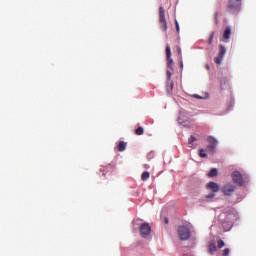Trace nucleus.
I'll return each instance as SVG.
<instances>
[{"label": "nucleus", "mask_w": 256, "mask_h": 256, "mask_svg": "<svg viewBox=\"0 0 256 256\" xmlns=\"http://www.w3.org/2000/svg\"><path fill=\"white\" fill-rule=\"evenodd\" d=\"M227 11L230 13H238V11H241V0H229Z\"/></svg>", "instance_id": "nucleus-1"}, {"label": "nucleus", "mask_w": 256, "mask_h": 256, "mask_svg": "<svg viewBox=\"0 0 256 256\" xmlns=\"http://www.w3.org/2000/svg\"><path fill=\"white\" fill-rule=\"evenodd\" d=\"M159 25L162 31H167V19L165 18V8L163 6L159 8Z\"/></svg>", "instance_id": "nucleus-2"}, {"label": "nucleus", "mask_w": 256, "mask_h": 256, "mask_svg": "<svg viewBox=\"0 0 256 256\" xmlns=\"http://www.w3.org/2000/svg\"><path fill=\"white\" fill-rule=\"evenodd\" d=\"M178 237L181 241H187L191 237V231L187 226H180L178 228Z\"/></svg>", "instance_id": "nucleus-3"}, {"label": "nucleus", "mask_w": 256, "mask_h": 256, "mask_svg": "<svg viewBox=\"0 0 256 256\" xmlns=\"http://www.w3.org/2000/svg\"><path fill=\"white\" fill-rule=\"evenodd\" d=\"M235 189H237V187L231 183H227L225 184L222 188H221V192L226 196V197H231V195H233V193H235Z\"/></svg>", "instance_id": "nucleus-4"}, {"label": "nucleus", "mask_w": 256, "mask_h": 256, "mask_svg": "<svg viewBox=\"0 0 256 256\" xmlns=\"http://www.w3.org/2000/svg\"><path fill=\"white\" fill-rule=\"evenodd\" d=\"M139 231H140L141 237L146 239V237H149L151 235V225H149V223L145 222L140 225Z\"/></svg>", "instance_id": "nucleus-5"}, {"label": "nucleus", "mask_w": 256, "mask_h": 256, "mask_svg": "<svg viewBox=\"0 0 256 256\" xmlns=\"http://www.w3.org/2000/svg\"><path fill=\"white\" fill-rule=\"evenodd\" d=\"M232 181H234L236 185H240V187L245 185V182L243 181V175L239 171H234L232 173Z\"/></svg>", "instance_id": "nucleus-6"}, {"label": "nucleus", "mask_w": 256, "mask_h": 256, "mask_svg": "<svg viewBox=\"0 0 256 256\" xmlns=\"http://www.w3.org/2000/svg\"><path fill=\"white\" fill-rule=\"evenodd\" d=\"M167 70L174 71L173 58H171V46H166Z\"/></svg>", "instance_id": "nucleus-7"}, {"label": "nucleus", "mask_w": 256, "mask_h": 256, "mask_svg": "<svg viewBox=\"0 0 256 256\" xmlns=\"http://www.w3.org/2000/svg\"><path fill=\"white\" fill-rule=\"evenodd\" d=\"M173 71L174 70H167L166 71V77H167L166 91H167V93H171V91H173L174 83H173V81H171Z\"/></svg>", "instance_id": "nucleus-8"}, {"label": "nucleus", "mask_w": 256, "mask_h": 256, "mask_svg": "<svg viewBox=\"0 0 256 256\" xmlns=\"http://www.w3.org/2000/svg\"><path fill=\"white\" fill-rule=\"evenodd\" d=\"M225 53H227V49L225 46L220 45L219 46V53L218 56L214 59V63L217 65H220V63L223 61V57H225Z\"/></svg>", "instance_id": "nucleus-9"}, {"label": "nucleus", "mask_w": 256, "mask_h": 256, "mask_svg": "<svg viewBox=\"0 0 256 256\" xmlns=\"http://www.w3.org/2000/svg\"><path fill=\"white\" fill-rule=\"evenodd\" d=\"M207 141L210 143V145L207 147V150L210 153H215V149L217 148V139H215L213 136H209Z\"/></svg>", "instance_id": "nucleus-10"}, {"label": "nucleus", "mask_w": 256, "mask_h": 256, "mask_svg": "<svg viewBox=\"0 0 256 256\" xmlns=\"http://www.w3.org/2000/svg\"><path fill=\"white\" fill-rule=\"evenodd\" d=\"M206 188L207 189H210V191H212V193H219V184H217V182H209L207 185H206Z\"/></svg>", "instance_id": "nucleus-11"}, {"label": "nucleus", "mask_w": 256, "mask_h": 256, "mask_svg": "<svg viewBox=\"0 0 256 256\" xmlns=\"http://www.w3.org/2000/svg\"><path fill=\"white\" fill-rule=\"evenodd\" d=\"M231 37V28L227 27L225 30H224V33H223V39H230Z\"/></svg>", "instance_id": "nucleus-12"}, {"label": "nucleus", "mask_w": 256, "mask_h": 256, "mask_svg": "<svg viewBox=\"0 0 256 256\" xmlns=\"http://www.w3.org/2000/svg\"><path fill=\"white\" fill-rule=\"evenodd\" d=\"M127 149V143L120 141L118 144V151L123 152Z\"/></svg>", "instance_id": "nucleus-13"}, {"label": "nucleus", "mask_w": 256, "mask_h": 256, "mask_svg": "<svg viewBox=\"0 0 256 256\" xmlns=\"http://www.w3.org/2000/svg\"><path fill=\"white\" fill-rule=\"evenodd\" d=\"M207 153V149H200L199 150V157H201L202 159H207L208 155L206 154Z\"/></svg>", "instance_id": "nucleus-14"}, {"label": "nucleus", "mask_w": 256, "mask_h": 256, "mask_svg": "<svg viewBox=\"0 0 256 256\" xmlns=\"http://www.w3.org/2000/svg\"><path fill=\"white\" fill-rule=\"evenodd\" d=\"M218 171L216 168H212L208 173V177H217Z\"/></svg>", "instance_id": "nucleus-15"}, {"label": "nucleus", "mask_w": 256, "mask_h": 256, "mask_svg": "<svg viewBox=\"0 0 256 256\" xmlns=\"http://www.w3.org/2000/svg\"><path fill=\"white\" fill-rule=\"evenodd\" d=\"M151 177V174L149 172H143L141 175V179L142 181H147V179H149Z\"/></svg>", "instance_id": "nucleus-16"}, {"label": "nucleus", "mask_w": 256, "mask_h": 256, "mask_svg": "<svg viewBox=\"0 0 256 256\" xmlns=\"http://www.w3.org/2000/svg\"><path fill=\"white\" fill-rule=\"evenodd\" d=\"M209 251L210 253H215L217 251V245L214 243L209 244Z\"/></svg>", "instance_id": "nucleus-17"}, {"label": "nucleus", "mask_w": 256, "mask_h": 256, "mask_svg": "<svg viewBox=\"0 0 256 256\" xmlns=\"http://www.w3.org/2000/svg\"><path fill=\"white\" fill-rule=\"evenodd\" d=\"M195 141H197V138H195V136H191L188 140V147H193V143H195Z\"/></svg>", "instance_id": "nucleus-18"}, {"label": "nucleus", "mask_w": 256, "mask_h": 256, "mask_svg": "<svg viewBox=\"0 0 256 256\" xmlns=\"http://www.w3.org/2000/svg\"><path fill=\"white\" fill-rule=\"evenodd\" d=\"M143 133H145V130L143 129V127H138L135 130V135H143Z\"/></svg>", "instance_id": "nucleus-19"}, {"label": "nucleus", "mask_w": 256, "mask_h": 256, "mask_svg": "<svg viewBox=\"0 0 256 256\" xmlns=\"http://www.w3.org/2000/svg\"><path fill=\"white\" fill-rule=\"evenodd\" d=\"M214 37H215V32H212V33L210 34L209 39H208V45H213V39H214Z\"/></svg>", "instance_id": "nucleus-20"}, {"label": "nucleus", "mask_w": 256, "mask_h": 256, "mask_svg": "<svg viewBox=\"0 0 256 256\" xmlns=\"http://www.w3.org/2000/svg\"><path fill=\"white\" fill-rule=\"evenodd\" d=\"M217 247L218 249H223V247H225V242L223 240H218Z\"/></svg>", "instance_id": "nucleus-21"}, {"label": "nucleus", "mask_w": 256, "mask_h": 256, "mask_svg": "<svg viewBox=\"0 0 256 256\" xmlns=\"http://www.w3.org/2000/svg\"><path fill=\"white\" fill-rule=\"evenodd\" d=\"M176 50H177L179 59H183V54L181 53V47L177 46V47H176Z\"/></svg>", "instance_id": "nucleus-22"}, {"label": "nucleus", "mask_w": 256, "mask_h": 256, "mask_svg": "<svg viewBox=\"0 0 256 256\" xmlns=\"http://www.w3.org/2000/svg\"><path fill=\"white\" fill-rule=\"evenodd\" d=\"M229 253H231V250H229V248H226V249L223 250L222 255L223 256H229Z\"/></svg>", "instance_id": "nucleus-23"}, {"label": "nucleus", "mask_w": 256, "mask_h": 256, "mask_svg": "<svg viewBox=\"0 0 256 256\" xmlns=\"http://www.w3.org/2000/svg\"><path fill=\"white\" fill-rule=\"evenodd\" d=\"M206 199H215V193H210L206 196Z\"/></svg>", "instance_id": "nucleus-24"}, {"label": "nucleus", "mask_w": 256, "mask_h": 256, "mask_svg": "<svg viewBox=\"0 0 256 256\" xmlns=\"http://www.w3.org/2000/svg\"><path fill=\"white\" fill-rule=\"evenodd\" d=\"M175 26H176L177 33H179L180 28H179V22L177 20H175Z\"/></svg>", "instance_id": "nucleus-25"}, {"label": "nucleus", "mask_w": 256, "mask_h": 256, "mask_svg": "<svg viewBox=\"0 0 256 256\" xmlns=\"http://www.w3.org/2000/svg\"><path fill=\"white\" fill-rule=\"evenodd\" d=\"M179 60H180V67L181 69H183V58H179Z\"/></svg>", "instance_id": "nucleus-26"}, {"label": "nucleus", "mask_w": 256, "mask_h": 256, "mask_svg": "<svg viewBox=\"0 0 256 256\" xmlns=\"http://www.w3.org/2000/svg\"><path fill=\"white\" fill-rule=\"evenodd\" d=\"M194 97H195V99H203V97H201V96H199L197 94H195Z\"/></svg>", "instance_id": "nucleus-27"}, {"label": "nucleus", "mask_w": 256, "mask_h": 256, "mask_svg": "<svg viewBox=\"0 0 256 256\" xmlns=\"http://www.w3.org/2000/svg\"><path fill=\"white\" fill-rule=\"evenodd\" d=\"M165 223H169V219L168 218H165Z\"/></svg>", "instance_id": "nucleus-28"}]
</instances>
